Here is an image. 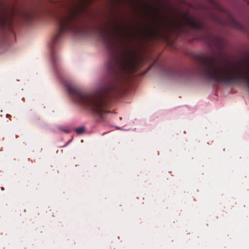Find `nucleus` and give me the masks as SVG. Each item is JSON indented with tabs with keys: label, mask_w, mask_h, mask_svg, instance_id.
<instances>
[{
	"label": "nucleus",
	"mask_w": 249,
	"mask_h": 249,
	"mask_svg": "<svg viewBox=\"0 0 249 249\" xmlns=\"http://www.w3.org/2000/svg\"><path fill=\"white\" fill-rule=\"evenodd\" d=\"M138 60L134 53L128 54L127 59L123 62L124 69L127 72H134L137 71Z\"/></svg>",
	"instance_id": "39448f33"
},
{
	"label": "nucleus",
	"mask_w": 249,
	"mask_h": 249,
	"mask_svg": "<svg viewBox=\"0 0 249 249\" xmlns=\"http://www.w3.org/2000/svg\"><path fill=\"white\" fill-rule=\"evenodd\" d=\"M75 131L77 134L81 135L85 132L86 129H85V127L83 126L76 127L75 129Z\"/></svg>",
	"instance_id": "9d476101"
},
{
	"label": "nucleus",
	"mask_w": 249,
	"mask_h": 249,
	"mask_svg": "<svg viewBox=\"0 0 249 249\" xmlns=\"http://www.w3.org/2000/svg\"><path fill=\"white\" fill-rule=\"evenodd\" d=\"M160 21L157 20L155 23L152 26L148 27L144 31V35H146L148 38L151 40H156L159 39L161 36V32L159 31L156 28L157 26L160 25Z\"/></svg>",
	"instance_id": "423d86ee"
},
{
	"label": "nucleus",
	"mask_w": 249,
	"mask_h": 249,
	"mask_svg": "<svg viewBox=\"0 0 249 249\" xmlns=\"http://www.w3.org/2000/svg\"><path fill=\"white\" fill-rule=\"evenodd\" d=\"M201 60L206 69L207 75L214 81L230 83L241 78L244 61L232 62L224 65L214 57L202 56Z\"/></svg>",
	"instance_id": "f257e3e1"
},
{
	"label": "nucleus",
	"mask_w": 249,
	"mask_h": 249,
	"mask_svg": "<svg viewBox=\"0 0 249 249\" xmlns=\"http://www.w3.org/2000/svg\"><path fill=\"white\" fill-rule=\"evenodd\" d=\"M6 18L4 12H0V25L4 26L5 24Z\"/></svg>",
	"instance_id": "1a4fd4ad"
},
{
	"label": "nucleus",
	"mask_w": 249,
	"mask_h": 249,
	"mask_svg": "<svg viewBox=\"0 0 249 249\" xmlns=\"http://www.w3.org/2000/svg\"><path fill=\"white\" fill-rule=\"evenodd\" d=\"M68 90L69 93L77 95L78 102L81 105L90 108L94 113L99 115L104 113V105L101 98L77 92L74 88L70 86L68 87Z\"/></svg>",
	"instance_id": "20e7f679"
},
{
	"label": "nucleus",
	"mask_w": 249,
	"mask_h": 249,
	"mask_svg": "<svg viewBox=\"0 0 249 249\" xmlns=\"http://www.w3.org/2000/svg\"><path fill=\"white\" fill-rule=\"evenodd\" d=\"M113 29L117 32V33L121 35L122 37L127 38L132 36V31L129 30L128 26H121L118 24H115L113 27Z\"/></svg>",
	"instance_id": "0eeeda50"
},
{
	"label": "nucleus",
	"mask_w": 249,
	"mask_h": 249,
	"mask_svg": "<svg viewBox=\"0 0 249 249\" xmlns=\"http://www.w3.org/2000/svg\"><path fill=\"white\" fill-rule=\"evenodd\" d=\"M88 0H76L72 7L59 18V37L64 33L75 28L80 21V18L87 12Z\"/></svg>",
	"instance_id": "f03ea898"
},
{
	"label": "nucleus",
	"mask_w": 249,
	"mask_h": 249,
	"mask_svg": "<svg viewBox=\"0 0 249 249\" xmlns=\"http://www.w3.org/2000/svg\"><path fill=\"white\" fill-rule=\"evenodd\" d=\"M0 189L1 191H3L4 190V188L3 187H1Z\"/></svg>",
	"instance_id": "9b49d317"
},
{
	"label": "nucleus",
	"mask_w": 249,
	"mask_h": 249,
	"mask_svg": "<svg viewBox=\"0 0 249 249\" xmlns=\"http://www.w3.org/2000/svg\"><path fill=\"white\" fill-rule=\"evenodd\" d=\"M165 19L166 21L164 24L169 33L174 32L178 34L183 32L184 28V22H185L189 27L193 29H198L202 27L201 24L198 20L188 17L187 13L182 14L181 20L172 18H165Z\"/></svg>",
	"instance_id": "7ed1b4c3"
},
{
	"label": "nucleus",
	"mask_w": 249,
	"mask_h": 249,
	"mask_svg": "<svg viewBox=\"0 0 249 249\" xmlns=\"http://www.w3.org/2000/svg\"><path fill=\"white\" fill-rule=\"evenodd\" d=\"M147 8L148 9H150L151 11V13H149L148 15L150 16L153 20H156L157 13L156 8L152 6L151 4L147 5Z\"/></svg>",
	"instance_id": "6e6552de"
}]
</instances>
